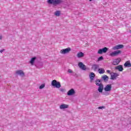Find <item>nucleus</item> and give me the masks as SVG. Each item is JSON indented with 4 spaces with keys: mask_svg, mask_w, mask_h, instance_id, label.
Wrapping results in <instances>:
<instances>
[{
    "mask_svg": "<svg viewBox=\"0 0 131 131\" xmlns=\"http://www.w3.org/2000/svg\"><path fill=\"white\" fill-rule=\"evenodd\" d=\"M59 91L61 92V93H64L66 92V90H65V89L61 88L59 89Z\"/></svg>",
    "mask_w": 131,
    "mask_h": 131,
    "instance_id": "nucleus-26",
    "label": "nucleus"
},
{
    "mask_svg": "<svg viewBox=\"0 0 131 131\" xmlns=\"http://www.w3.org/2000/svg\"><path fill=\"white\" fill-rule=\"evenodd\" d=\"M102 79L104 80V81H108V79H109V77L107 75H104L102 77Z\"/></svg>",
    "mask_w": 131,
    "mask_h": 131,
    "instance_id": "nucleus-23",
    "label": "nucleus"
},
{
    "mask_svg": "<svg viewBox=\"0 0 131 131\" xmlns=\"http://www.w3.org/2000/svg\"><path fill=\"white\" fill-rule=\"evenodd\" d=\"M125 67H131V63L129 60L127 61L124 64Z\"/></svg>",
    "mask_w": 131,
    "mask_h": 131,
    "instance_id": "nucleus-18",
    "label": "nucleus"
},
{
    "mask_svg": "<svg viewBox=\"0 0 131 131\" xmlns=\"http://www.w3.org/2000/svg\"><path fill=\"white\" fill-rule=\"evenodd\" d=\"M103 59H104L103 56H101L98 58V61H101V60H103Z\"/></svg>",
    "mask_w": 131,
    "mask_h": 131,
    "instance_id": "nucleus-27",
    "label": "nucleus"
},
{
    "mask_svg": "<svg viewBox=\"0 0 131 131\" xmlns=\"http://www.w3.org/2000/svg\"><path fill=\"white\" fill-rule=\"evenodd\" d=\"M68 107H69V105L62 103L60 105L59 108L60 109H66L67 108H68Z\"/></svg>",
    "mask_w": 131,
    "mask_h": 131,
    "instance_id": "nucleus-14",
    "label": "nucleus"
},
{
    "mask_svg": "<svg viewBox=\"0 0 131 131\" xmlns=\"http://www.w3.org/2000/svg\"><path fill=\"white\" fill-rule=\"evenodd\" d=\"M106 72H107V73H110V70H107L106 71Z\"/></svg>",
    "mask_w": 131,
    "mask_h": 131,
    "instance_id": "nucleus-32",
    "label": "nucleus"
},
{
    "mask_svg": "<svg viewBox=\"0 0 131 131\" xmlns=\"http://www.w3.org/2000/svg\"><path fill=\"white\" fill-rule=\"evenodd\" d=\"M36 59V57H34L32 58L31 60L30 61V64H31V65H33L34 64V62Z\"/></svg>",
    "mask_w": 131,
    "mask_h": 131,
    "instance_id": "nucleus-20",
    "label": "nucleus"
},
{
    "mask_svg": "<svg viewBox=\"0 0 131 131\" xmlns=\"http://www.w3.org/2000/svg\"><path fill=\"white\" fill-rule=\"evenodd\" d=\"M47 2L48 4L53 5V6H57V5H60L63 3L62 0H48Z\"/></svg>",
    "mask_w": 131,
    "mask_h": 131,
    "instance_id": "nucleus-1",
    "label": "nucleus"
},
{
    "mask_svg": "<svg viewBox=\"0 0 131 131\" xmlns=\"http://www.w3.org/2000/svg\"><path fill=\"white\" fill-rule=\"evenodd\" d=\"M121 51L120 50L115 51L114 52L110 53V56H111V57H115L116 56H118V55L121 54Z\"/></svg>",
    "mask_w": 131,
    "mask_h": 131,
    "instance_id": "nucleus-5",
    "label": "nucleus"
},
{
    "mask_svg": "<svg viewBox=\"0 0 131 131\" xmlns=\"http://www.w3.org/2000/svg\"><path fill=\"white\" fill-rule=\"evenodd\" d=\"M90 1V2H92V1H93V0H89Z\"/></svg>",
    "mask_w": 131,
    "mask_h": 131,
    "instance_id": "nucleus-34",
    "label": "nucleus"
},
{
    "mask_svg": "<svg viewBox=\"0 0 131 131\" xmlns=\"http://www.w3.org/2000/svg\"><path fill=\"white\" fill-rule=\"evenodd\" d=\"M15 73L17 75H20V76H24L25 75L24 72L22 70H17L15 71Z\"/></svg>",
    "mask_w": 131,
    "mask_h": 131,
    "instance_id": "nucleus-12",
    "label": "nucleus"
},
{
    "mask_svg": "<svg viewBox=\"0 0 131 131\" xmlns=\"http://www.w3.org/2000/svg\"><path fill=\"white\" fill-rule=\"evenodd\" d=\"M3 39V36L2 35L0 36V39Z\"/></svg>",
    "mask_w": 131,
    "mask_h": 131,
    "instance_id": "nucleus-33",
    "label": "nucleus"
},
{
    "mask_svg": "<svg viewBox=\"0 0 131 131\" xmlns=\"http://www.w3.org/2000/svg\"><path fill=\"white\" fill-rule=\"evenodd\" d=\"M112 89V86L111 84H107L105 86L104 90L105 92H111Z\"/></svg>",
    "mask_w": 131,
    "mask_h": 131,
    "instance_id": "nucleus-8",
    "label": "nucleus"
},
{
    "mask_svg": "<svg viewBox=\"0 0 131 131\" xmlns=\"http://www.w3.org/2000/svg\"><path fill=\"white\" fill-rule=\"evenodd\" d=\"M45 86H46V84H45V83H43V84H41V85L39 86V89L40 90H41V89H43V88H45Z\"/></svg>",
    "mask_w": 131,
    "mask_h": 131,
    "instance_id": "nucleus-25",
    "label": "nucleus"
},
{
    "mask_svg": "<svg viewBox=\"0 0 131 131\" xmlns=\"http://www.w3.org/2000/svg\"><path fill=\"white\" fill-rule=\"evenodd\" d=\"M109 94H109V93H108V92H105V93H104V95H105L106 96H108Z\"/></svg>",
    "mask_w": 131,
    "mask_h": 131,
    "instance_id": "nucleus-30",
    "label": "nucleus"
},
{
    "mask_svg": "<svg viewBox=\"0 0 131 131\" xmlns=\"http://www.w3.org/2000/svg\"><path fill=\"white\" fill-rule=\"evenodd\" d=\"M98 72L100 74H103L104 73H105V70H104V69H98Z\"/></svg>",
    "mask_w": 131,
    "mask_h": 131,
    "instance_id": "nucleus-22",
    "label": "nucleus"
},
{
    "mask_svg": "<svg viewBox=\"0 0 131 131\" xmlns=\"http://www.w3.org/2000/svg\"><path fill=\"white\" fill-rule=\"evenodd\" d=\"M115 69L116 70H118L119 71H123V67H122V65H119L117 67H115Z\"/></svg>",
    "mask_w": 131,
    "mask_h": 131,
    "instance_id": "nucleus-13",
    "label": "nucleus"
},
{
    "mask_svg": "<svg viewBox=\"0 0 131 131\" xmlns=\"http://www.w3.org/2000/svg\"><path fill=\"white\" fill-rule=\"evenodd\" d=\"M84 56V54L82 52H78L77 55V57L78 58H82Z\"/></svg>",
    "mask_w": 131,
    "mask_h": 131,
    "instance_id": "nucleus-19",
    "label": "nucleus"
},
{
    "mask_svg": "<svg viewBox=\"0 0 131 131\" xmlns=\"http://www.w3.org/2000/svg\"><path fill=\"white\" fill-rule=\"evenodd\" d=\"M78 66L82 70H86V67L82 62H79Z\"/></svg>",
    "mask_w": 131,
    "mask_h": 131,
    "instance_id": "nucleus-7",
    "label": "nucleus"
},
{
    "mask_svg": "<svg viewBox=\"0 0 131 131\" xmlns=\"http://www.w3.org/2000/svg\"><path fill=\"white\" fill-rule=\"evenodd\" d=\"M3 52H5V49H2L0 50V53H3Z\"/></svg>",
    "mask_w": 131,
    "mask_h": 131,
    "instance_id": "nucleus-31",
    "label": "nucleus"
},
{
    "mask_svg": "<svg viewBox=\"0 0 131 131\" xmlns=\"http://www.w3.org/2000/svg\"><path fill=\"white\" fill-rule=\"evenodd\" d=\"M71 51V48H68L66 49H62L60 50V54H62L63 55H65V54H68L69 52Z\"/></svg>",
    "mask_w": 131,
    "mask_h": 131,
    "instance_id": "nucleus-3",
    "label": "nucleus"
},
{
    "mask_svg": "<svg viewBox=\"0 0 131 131\" xmlns=\"http://www.w3.org/2000/svg\"><path fill=\"white\" fill-rule=\"evenodd\" d=\"M123 45H116L115 47H113V50L114 51L116 50H119L120 49H122L123 48Z\"/></svg>",
    "mask_w": 131,
    "mask_h": 131,
    "instance_id": "nucleus-10",
    "label": "nucleus"
},
{
    "mask_svg": "<svg viewBox=\"0 0 131 131\" xmlns=\"http://www.w3.org/2000/svg\"><path fill=\"white\" fill-rule=\"evenodd\" d=\"M119 63H120V59L118 58L113 61V65H115V66L118 65V64H119Z\"/></svg>",
    "mask_w": 131,
    "mask_h": 131,
    "instance_id": "nucleus-15",
    "label": "nucleus"
},
{
    "mask_svg": "<svg viewBox=\"0 0 131 131\" xmlns=\"http://www.w3.org/2000/svg\"><path fill=\"white\" fill-rule=\"evenodd\" d=\"M51 84L53 86H54L57 89H60V88H61V84L59 82H57L56 80H52L51 82Z\"/></svg>",
    "mask_w": 131,
    "mask_h": 131,
    "instance_id": "nucleus-2",
    "label": "nucleus"
},
{
    "mask_svg": "<svg viewBox=\"0 0 131 131\" xmlns=\"http://www.w3.org/2000/svg\"><path fill=\"white\" fill-rule=\"evenodd\" d=\"M67 95L68 96H73V95H75V91L74 89H72L68 92Z\"/></svg>",
    "mask_w": 131,
    "mask_h": 131,
    "instance_id": "nucleus-9",
    "label": "nucleus"
},
{
    "mask_svg": "<svg viewBox=\"0 0 131 131\" xmlns=\"http://www.w3.org/2000/svg\"><path fill=\"white\" fill-rule=\"evenodd\" d=\"M107 51H108V48L107 47H104L101 49H99L98 51V54L101 55L103 53H107Z\"/></svg>",
    "mask_w": 131,
    "mask_h": 131,
    "instance_id": "nucleus-6",
    "label": "nucleus"
},
{
    "mask_svg": "<svg viewBox=\"0 0 131 131\" xmlns=\"http://www.w3.org/2000/svg\"><path fill=\"white\" fill-rule=\"evenodd\" d=\"M110 75H111V79H112V80H115V79H116V78L118 76H119V74H117V73H110Z\"/></svg>",
    "mask_w": 131,
    "mask_h": 131,
    "instance_id": "nucleus-4",
    "label": "nucleus"
},
{
    "mask_svg": "<svg viewBox=\"0 0 131 131\" xmlns=\"http://www.w3.org/2000/svg\"><path fill=\"white\" fill-rule=\"evenodd\" d=\"M98 91L99 93H103V90L104 89V86L102 85H100L98 86Z\"/></svg>",
    "mask_w": 131,
    "mask_h": 131,
    "instance_id": "nucleus-16",
    "label": "nucleus"
},
{
    "mask_svg": "<svg viewBox=\"0 0 131 131\" xmlns=\"http://www.w3.org/2000/svg\"><path fill=\"white\" fill-rule=\"evenodd\" d=\"M60 14H61V12H60V11H57L55 12L54 15L55 16H60Z\"/></svg>",
    "mask_w": 131,
    "mask_h": 131,
    "instance_id": "nucleus-24",
    "label": "nucleus"
},
{
    "mask_svg": "<svg viewBox=\"0 0 131 131\" xmlns=\"http://www.w3.org/2000/svg\"><path fill=\"white\" fill-rule=\"evenodd\" d=\"M100 66L99 64H94L92 66V69L94 71H98L99 70Z\"/></svg>",
    "mask_w": 131,
    "mask_h": 131,
    "instance_id": "nucleus-11",
    "label": "nucleus"
},
{
    "mask_svg": "<svg viewBox=\"0 0 131 131\" xmlns=\"http://www.w3.org/2000/svg\"><path fill=\"white\" fill-rule=\"evenodd\" d=\"M68 73H72L73 72L72 71V70L71 69H69L68 71Z\"/></svg>",
    "mask_w": 131,
    "mask_h": 131,
    "instance_id": "nucleus-28",
    "label": "nucleus"
},
{
    "mask_svg": "<svg viewBox=\"0 0 131 131\" xmlns=\"http://www.w3.org/2000/svg\"><path fill=\"white\" fill-rule=\"evenodd\" d=\"M96 84L99 86L102 85L103 84L101 83V80L100 79H97L96 80Z\"/></svg>",
    "mask_w": 131,
    "mask_h": 131,
    "instance_id": "nucleus-21",
    "label": "nucleus"
},
{
    "mask_svg": "<svg viewBox=\"0 0 131 131\" xmlns=\"http://www.w3.org/2000/svg\"><path fill=\"white\" fill-rule=\"evenodd\" d=\"M105 108V106H99L98 107V109H104Z\"/></svg>",
    "mask_w": 131,
    "mask_h": 131,
    "instance_id": "nucleus-29",
    "label": "nucleus"
},
{
    "mask_svg": "<svg viewBox=\"0 0 131 131\" xmlns=\"http://www.w3.org/2000/svg\"><path fill=\"white\" fill-rule=\"evenodd\" d=\"M95 76H96V75H95V73L93 72L91 73V74L89 75L91 80H94Z\"/></svg>",
    "mask_w": 131,
    "mask_h": 131,
    "instance_id": "nucleus-17",
    "label": "nucleus"
}]
</instances>
